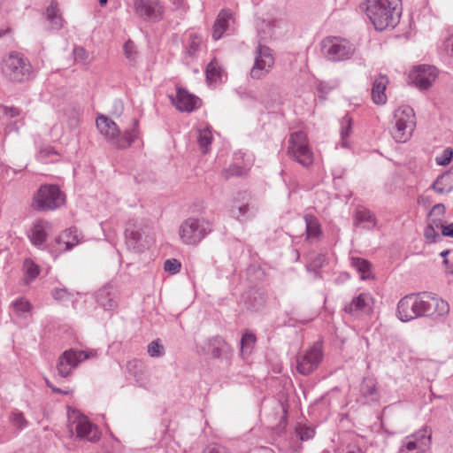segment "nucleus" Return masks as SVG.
<instances>
[{
  "label": "nucleus",
  "instance_id": "nucleus-1",
  "mask_svg": "<svg viewBox=\"0 0 453 453\" xmlns=\"http://www.w3.org/2000/svg\"><path fill=\"white\" fill-rule=\"evenodd\" d=\"M280 23L263 20L257 28L258 45L256 49L254 65L250 70V77L256 80L264 78L272 70L274 58L272 50L265 43L275 36V27Z\"/></svg>",
  "mask_w": 453,
  "mask_h": 453
},
{
  "label": "nucleus",
  "instance_id": "nucleus-2",
  "mask_svg": "<svg viewBox=\"0 0 453 453\" xmlns=\"http://www.w3.org/2000/svg\"><path fill=\"white\" fill-rule=\"evenodd\" d=\"M96 127L100 133L118 149L129 147L139 136L138 119H136L133 120V127L126 130L124 134H120L117 124L104 115L97 117Z\"/></svg>",
  "mask_w": 453,
  "mask_h": 453
},
{
  "label": "nucleus",
  "instance_id": "nucleus-3",
  "mask_svg": "<svg viewBox=\"0 0 453 453\" xmlns=\"http://www.w3.org/2000/svg\"><path fill=\"white\" fill-rule=\"evenodd\" d=\"M396 0H367L365 12L376 30L395 27L392 12L396 8Z\"/></svg>",
  "mask_w": 453,
  "mask_h": 453
},
{
  "label": "nucleus",
  "instance_id": "nucleus-4",
  "mask_svg": "<svg viewBox=\"0 0 453 453\" xmlns=\"http://www.w3.org/2000/svg\"><path fill=\"white\" fill-rule=\"evenodd\" d=\"M211 231V221L203 218L189 217L179 226V236L183 244L196 246Z\"/></svg>",
  "mask_w": 453,
  "mask_h": 453
},
{
  "label": "nucleus",
  "instance_id": "nucleus-5",
  "mask_svg": "<svg viewBox=\"0 0 453 453\" xmlns=\"http://www.w3.org/2000/svg\"><path fill=\"white\" fill-rule=\"evenodd\" d=\"M4 76L13 82L28 81L32 73V65L21 54L12 52L2 61Z\"/></svg>",
  "mask_w": 453,
  "mask_h": 453
},
{
  "label": "nucleus",
  "instance_id": "nucleus-6",
  "mask_svg": "<svg viewBox=\"0 0 453 453\" xmlns=\"http://www.w3.org/2000/svg\"><path fill=\"white\" fill-rule=\"evenodd\" d=\"M65 201V194L57 185H42L34 195L32 207L40 211H53Z\"/></svg>",
  "mask_w": 453,
  "mask_h": 453
},
{
  "label": "nucleus",
  "instance_id": "nucleus-7",
  "mask_svg": "<svg viewBox=\"0 0 453 453\" xmlns=\"http://www.w3.org/2000/svg\"><path fill=\"white\" fill-rule=\"evenodd\" d=\"M125 236L127 245L135 252H142L153 242V232L149 225L129 221Z\"/></svg>",
  "mask_w": 453,
  "mask_h": 453
},
{
  "label": "nucleus",
  "instance_id": "nucleus-8",
  "mask_svg": "<svg viewBox=\"0 0 453 453\" xmlns=\"http://www.w3.org/2000/svg\"><path fill=\"white\" fill-rule=\"evenodd\" d=\"M288 155L304 167H308L313 163V152L310 149L304 132L297 131L290 134Z\"/></svg>",
  "mask_w": 453,
  "mask_h": 453
},
{
  "label": "nucleus",
  "instance_id": "nucleus-9",
  "mask_svg": "<svg viewBox=\"0 0 453 453\" xmlns=\"http://www.w3.org/2000/svg\"><path fill=\"white\" fill-rule=\"evenodd\" d=\"M69 431L80 440H85L90 442H96L100 438L97 427L90 420L77 410H73L68 413Z\"/></svg>",
  "mask_w": 453,
  "mask_h": 453
},
{
  "label": "nucleus",
  "instance_id": "nucleus-10",
  "mask_svg": "<svg viewBox=\"0 0 453 453\" xmlns=\"http://www.w3.org/2000/svg\"><path fill=\"white\" fill-rule=\"evenodd\" d=\"M321 50L327 59L336 62L350 58L355 48L352 43L341 37H326L321 42Z\"/></svg>",
  "mask_w": 453,
  "mask_h": 453
},
{
  "label": "nucleus",
  "instance_id": "nucleus-11",
  "mask_svg": "<svg viewBox=\"0 0 453 453\" xmlns=\"http://www.w3.org/2000/svg\"><path fill=\"white\" fill-rule=\"evenodd\" d=\"M432 443V432L427 426L408 435L402 441L399 453H425Z\"/></svg>",
  "mask_w": 453,
  "mask_h": 453
},
{
  "label": "nucleus",
  "instance_id": "nucleus-12",
  "mask_svg": "<svg viewBox=\"0 0 453 453\" xmlns=\"http://www.w3.org/2000/svg\"><path fill=\"white\" fill-rule=\"evenodd\" d=\"M96 355V350H65L58 358L57 365L58 375L64 378L69 376L81 362L94 357Z\"/></svg>",
  "mask_w": 453,
  "mask_h": 453
},
{
  "label": "nucleus",
  "instance_id": "nucleus-13",
  "mask_svg": "<svg viewBox=\"0 0 453 453\" xmlns=\"http://www.w3.org/2000/svg\"><path fill=\"white\" fill-rule=\"evenodd\" d=\"M418 314L420 317H428L434 314L444 316L449 311V303L431 294H418Z\"/></svg>",
  "mask_w": 453,
  "mask_h": 453
},
{
  "label": "nucleus",
  "instance_id": "nucleus-14",
  "mask_svg": "<svg viewBox=\"0 0 453 453\" xmlns=\"http://www.w3.org/2000/svg\"><path fill=\"white\" fill-rule=\"evenodd\" d=\"M322 346L317 342L303 353L296 357V370L303 375L313 372L323 360Z\"/></svg>",
  "mask_w": 453,
  "mask_h": 453
},
{
  "label": "nucleus",
  "instance_id": "nucleus-15",
  "mask_svg": "<svg viewBox=\"0 0 453 453\" xmlns=\"http://www.w3.org/2000/svg\"><path fill=\"white\" fill-rule=\"evenodd\" d=\"M437 70L429 65L415 66L409 73L411 82L420 90H427L437 78Z\"/></svg>",
  "mask_w": 453,
  "mask_h": 453
},
{
  "label": "nucleus",
  "instance_id": "nucleus-16",
  "mask_svg": "<svg viewBox=\"0 0 453 453\" xmlns=\"http://www.w3.org/2000/svg\"><path fill=\"white\" fill-rule=\"evenodd\" d=\"M135 13L151 21H159L164 14V6L159 0H136L134 2Z\"/></svg>",
  "mask_w": 453,
  "mask_h": 453
},
{
  "label": "nucleus",
  "instance_id": "nucleus-17",
  "mask_svg": "<svg viewBox=\"0 0 453 453\" xmlns=\"http://www.w3.org/2000/svg\"><path fill=\"white\" fill-rule=\"evenodd\" d=\"M402 114L406 117V121L402 122L398 114V142H406L411 138L416 128V114L409 105H402Z\"/></svg>",
  "mask_w": 453,
  "mask_h": 453
},
{
  "label": "nucleus",
  "instance_id": "nucleus-18",
  "mask_svg": "<svg viewBox=\"0 0 453 453\" xmlns=\"http://www.w3.org/2000/svg\"><path fill=\"white\" fill-rule=\"evenodd\" d=\"M418 294L406 295L398 302V319L407 322L418 318Z\"/></svg>",
  "mask_w": 453,
  "mask_h": 453
},
{
  "label": "nucleus",
  "instance_id": "nucleus-19",
  "mask_svg": "<svg viewBox=\"0 0 453 453\" xmlns=\"http://www.w3.org/2000/svg\"><path fill=\"white\" fill-rule=\"evenodd\" d=\"M180 111L191 112L200 106V99L184 88H178L176 97L172 99Z\"/></svg>",
  "mask_w": 453,
  "mask_h": 453
},
{
  "label": "nucleus",
  "instance_id": "nucleus-20",
  "mask_svg": "<svg viewBox=\"0 0 453 453\" xmlns=\"http://www.w3.org/2000/svg\"><path fill=\"white\" fill-rule=\"evenodd\" d=\"M360 395L365 403H374L380 400V392L375 379L366 377L360 386Z\"/></svg>",
  "mask_w": 453,
  "mask_h": 453
},
{
  "label": "nucleus",
  "instance_id": "nucleus-21",
  "mask_svg": "<svg viewBox=\"0 0 453 453\" xmlns=\"http://www.w3.org/2000/svg\"><path fill=\"white\" fill-rule=\"evenodd\" d=\"M50 226V223L46 220H36L30 230L29 238L31 242L35 246L42 245L46 241Z\"/></svg>",
  "mask_w": 453,
  "mask_h": 453
},
{
  "label": "nucleus",
  "instance_id": "nucleus-22",
  "mask_svg": "<svg viewBox=\"0 0 453 453\" xmlns=\"http://www.w3.org/2000/svg\"><path fill=\"white\" fill-rule=\"evenodd\" d=\"M20 115V110L14 106L3 105L0 107V120L9 126L11 131H18L20 121L14 119Z\"/></svg>",
  "mask_w": 453,
  "mask_h": 453
},
{
  "label": "nucleus",
  "instance_id": "nucleus-23",
  "mask_svg": "<svg viewBox=\"0 0 453 453\" xmlns=\"http://www.w3.org/2000/svg\"><path fill=\"white\" fill-rule=\"evenodd\" d=\"M371 301L372 298L370 295L361 293L357 297H354L350 303L345 305L344 311L352 315L366 311L371 308Z\"/></svg>",
  "mask_w": 453,
  "mask_h": 453
},
{
  "label": "nucleus",
  "instance_id": "nucleus-24",
  "mask_svg": "<svg viewBox=\"0 0 453 453\" xmlns=\"http://www.w3.org/2000/svg\"><path fill=\"white\" fill-rule=\"evenodd\" d=\"M96 303L105 311H111L117 307L115 291L111 287H104L96 296Z\"/></svg>",
  "mask_w": 453,
  "mask_h": 453
},
{
  "label": "nucleus",
  "instance_id": "nucleus-25",
  "mask_svg": "<svg viewBox=\"0 0 453 453\" xmlns=\"http://www.w3.org/2000/svg\"><path fill=\"white\" fill-rule=\"evenodd\" d=\"M232 13L229 10H222L215 20L213 26L212 37L214 40H219L222 37L223 34L228 27L229 20L232 19Z\"/></svg>",
  "mask_w": 453,
  "mask_h": 453
},
{
  "label": "nucleus",
  "instance_id": "nucleus-26",
  "mask_svg": "<svg viewBox=\"0 0 453 453\" xmlns=\"http://www.w3.org/2000/svg\"><path fill=\"white\" fill-rule=\"evenodd\" d=\"M226 342L220 336H214L208 339L202 346L203 354L210 355L213 358H219L221 356L222 348Z\"/></svg>",
  "mask_w": 453,
  "mask_h": 453
},
{
  "label": "nucleus",
  "instance_id": "nucleus-27",
  "mask_svg": "<svg viewBox=\"0 0 453 453\" xmlns=\"http://www.w3.org/2000/svg\"><path fill=\"white\" fill-rule=\"evenodd\" d=\"M388 84V79L380 75L377 78L372 88V99L376 104H384L387 102V96L385 90Z\"/></svg>",
  "mask_w": 453,
  "mask_h": 453
},
{
  "label": "nucleus",
  "instance_id": "nucleus-28",
  "mask_svg": "<svg viewBox=\"0 0 453 453\" xmlns=\"http://www.w3.org/2000/svg\"><path fill=\"white\" fill-rule=\"evenodd\" d=\"M303 220L305 223L306 240L319 239L322 234L319 219L313 215L306 214Z\"/></svg>",
  "mask_w": 453,
  "mask_h": 453
},
{
  "label": "nucleus",
  "instance_id": "nucleus-29",
  "mask_svg": "<svg viewBox=\"0 0 453 453\" xmlns=\"http://www.w3.org/2000/svg\"><path fill=\"white\" fill-rule=\"evenodd\" d=\"M351 265L360 275L361 280H365L373 277L372 264L361 257H351Z\"/></svg>",
  "mask_w": 453,
  "mask_h": 453
},
{
  "label": "nucleus",
  "instance_id": "nucleus-30",
  "mask_svg": "<svg viewBox=\"0 0 453 453\" xmlns=\"http://www.w3.org/2000/svg\"><path fill=\"white\" fill-rule=\"evenodd\" d=\"M58 244H65L64 250H69L80 242V234L76 228L66 229L57 239Z\"/></svg>",
  "mask_w": 453,
  "mask_h": 453
},
{
  "label": "nucleus",
  "instance_id": "nucleus-31",
  "mask_svg": "<svg viewBox=\"0 0 453 453\" xmlns=\"http://www.w3.org/2000/svg\"><path fill=\"white\" fill-rule=\"evenodd\" d=\"M14 314L22 319H27L31 316V303L25 298L19 297L16 299L12 303Z\"/></svg>",
  "mask_w": 453,
  "mask_h": 453
},
{
  "label": "nucleus",
  "instance_id": "nucleus-32",
  "mask_svg": "<svg viewBox=\"0 0 453 453\" xmlns=\"http://www.w3.org/2000/svg\"><path fill=\"white\" fill-rule=\"evenodd\" d=\"M46 19L50 22L53 29L58 30L63 27V18L56 2H51L46 9Z\"/></svg>",
  "mask_w": 453,
  "mask_h": 453
},
{
  "label": "nucleus",
  "instance_id": "nucleus-33",
  "mask_svg": "<svg viewBox=\"0 0 453 453\" xmlns=\"http://www.w3.org/2000/svg\"><path fill=\"white\" fill-rule=\"evenodd\" d=\"M352 124L353 120L352 119L346 114L341 120V128H340V134H341V144L343 148H349V142L348 141V138L352 133Z\"/></svg>",
  "mask_w": 453,
  "mask_h": 453
},
{
  "label": "nucleus",
  "instance_id": "nucleus-34",
  "mask_svg": "<svg viewBox=\"0 0 453 453\" xmlns=\"http://www.w3.org/2000/svg\"><path fill=\"white\" fill-rule=\"evenodd\" d=\"M357 224H364V227L371 228L375 226L373 214L365 208H358L355 215Z\"/></svg>",
  "mask_w": 453,
  "mask_h": 453
},
{
  "label": "nucleus",
  "instance_id": "nucleus-35",
  "mask_svg": "<svg viewBox=\"0 0 453 453\" xmlns=\"http://www.w3.org/2000/svg\"><path fill=\"white\" fill-rule=\"evenodd\" d=\"M9 422L17 431H22L28 426V421L25 418L23 412L17 409L11 411L9 415Z\"/></svg>",
  "mask_w": 453,
  "mask_h": 453
},
{
  "label": "nucleus",
  "instance_id": "nucleus-36",
  "mask_svg": "<svg viewBox=\"0 0 453 453\" xmlns=\"http://www.w3.org/2000/svg\"><path fill=\"white\" fill-rule=\"evenodd\" d=\"M212 142L211 131L209 127L198 131L197 142L203 153H207Z\"/></svg>",
  "mask_w": 453,
  "mask_h": 453
},
{
  "label": "nucleus",
  "instance_id": "nucleus-37",
  "mask_svg": "<svg viewBox=\"0 0 453 453\" xmlns=\"http://www.w3.org/2000/svg\"><path fill=\"white\" fill-rule=\"evenodd\" d=\"M255 342L256 336L253 334L246 332L242 335L241 340V353L243 357L250 354Z\"/></svg>",
  "mask_w": 453,
  "mask_h": 453
},
{
  "label": "nucleus",
  "instance_id": "nucleus-38",
  "mask_svg": "<svg viewBox=\"0 0 453 453\" xmlns=\"http://www.w3.org/2000/svg\"><path fill=\"white\" fill-rule=\"evenodd\" d=\"M127 368L128 370V372L132 374L136 382L139 383L140 386L144 387L145 383L142 381V364L137 360H133L127 363Z\"/></svg>",
  "mask_w": 453,
  "mask_h": 453
},
{
  "label": "nucleus",
  "instance_id": "nucleus-39",
  "mask_svg": "<svg viewBox=\"0 0 453 453\" xmlns=\"http://www.w3.org/2000/svg\"><path fill=\"white\" fill-rule=\"evenodd\" d=\"M27 283L35 280L39 274V267L31 259H26L23 264Z\"/></svg>",
  "mask_w": 453,
  "mask_h": 453
},
{
  "label": "nucleus",
  "instance_id": "nucleus-40",
  "mask_svg": "<svg viewBox=\"0 0 453 453\" xmlns=\"http://www.w3.org/2000/svg\"><path fill=\"white\" fill-rule=\"evenodd\" d=\"M222 69L216 60H211L206 68V78L209 81H216L221 77Z\"/></svg>",
  "mask_w": 453,
  "mask_h": 453
},
{
  "label": "nucleus",
  "instance_id": "nucleus-41",
  "mask_svg": "<svg viewBox=\"0 0 453 453\" xmlns=\"http://www.w3.org/2000/svg\"><path fill=\"white\" fill-rule=\"evenodd\" d=\"M202 38L196 35H191L188 39L186 52L189 57H195L200 50Z\"/></svg>",
  "mask_w": 453,
  "mask_h": 453
},
{
  "label": "nucleus",
  "instance_id": "nucleus-42",
  "mask_svg": "<svg viewBox=\"0 0 453 453\" xmlns=\"http://www.w3.org/2000/svg\"><path fill=\"white\" fill-rule=\"evenodd\" d=\"M246 172L247 168L245 166L234 164L223 172V175L226 179H228L230 176H242L245 174Z\"/></svg>",
  "mask_w": 453,
  "mask_h": 453
},
{
  "label": "nucleus",
  "instance_id": "nucleus-43",
  "mask_svg": "<svg viewBox=\"0 0 453 453\" xmlns=\"http://www.w3.org/2000/svg\"><path fill=\"white\" fill-rule=\"evenodd\" d=\"M453 157V150L450 148L445 149L442 153L436 157L435 161L438 165H448Z\"/></svg>",
  "mask_w": 453,
  "mask_h": 453
},
{
  "label": "nucleus",
  "instance_id": "nucleus-44",
  "mask_svg": "<svg viewBox=\"0 0 453 453\" xmlns=\"http://www.w3.org/2000/svg\"><path fill=\"white\" fill-rule=\"evenodd\" d=\"M296 434H297L298 437L300 438V440L307 441V440L311 439L314 436L315 431H314V429H312L311 427H308L305 426H299L296 428Z\"/></svg>",
  "mask_w": 453,
  "mask_h": 453
},
{
  "label": "nucleus",
  "instance_id": "nucleus-45",
  "mask_svg": "<svg viewBox=\"0 0 453 453\" xmlns=\"http://www.w3.org/2000/svg\"><path fill=\"white\" fill-rule=\"evenodd\" d=\"M180 267V262L175 258L167 259L164 265L165 271L173 274L179 273Z\"/></svg>",
  "mask_w": 453,
  "mask_h": 453
},
{
  "label": "nucleus",
  "instance_id": "nucleus-46",
  "mask_svg": "<svg viewBox=\"0 0 453 453\" xmlns=\"http://www.w3.org/2000/svg\"><path fill=\"white\" fill-rule=\"evenodd\" d=\"M148 353L150 357H160L164 354V347L158 341H153L148 346Z\"/></svg>",
  "mask_w": 453,
  "mask_h": 453
},
{
  "label": "nucleus",
  "instance_id": "nucleus-47",
  "mask_svg": "<svg viewBox=\"0 0 453 453\" xmlns=\"http://www.w3.org/2000/svg\"><path fill=\"white\" fill-rule=\"evenodd\" d=\"M424 236L428 243L436 242L437 240L440 239L437 229L428 226H426L424 229Z\"/></svg>",
  "mask_w": 453,
  "mask_h": 453
},
{
  "label": "nucleus",
  "instance_id": "nucleus-48",
  "mask_svg": "<svg viewBox=\"0 0 453 453\" xmlns=\"http://www.w3.org/2000/svg\"><path fill=\"white\" fill-rule=\"evenodd\" d=\"M73 58L75 61L85 63L88 58V51L81 46H76L73 50Z\"/></svg>",
  "mask_w": 453,
  "mask_h": 453
},
{
  "label": "nucleus",
  "instance_id": "nucleus-49",
  "mask_svg": "<svg viewBox=\"0 0 453 453\" xmlns=\"http://www.w3.org/2000/svg\"><path fill=\"white\" fill-rule=\"evenodd\" d=\"M124 52L125 56L127 59L130 61H134L135 58V46L134 43L132 41H127L124 45Z\"/></svg>",
  "mask_w": 453,
  "mask_h": 453
},
{
  "label": "nucleus",
  "instance_id": "nucleus-50",
  "mask_svg": "<svg viewBox=\"0 0 453 453\" xmlns=\"http://www.w3.org/2000/svg\"><path fill=\"white\" fill-rule=\"evenodd\" d=\"M447 176L441 175L436 179V180L433 184L434 189L440 194L447 193L451 190V188H446L442 186V181Z\"/></svg>",
  "mask_w": 453,
  "mask_h": 453
},
{
  "label": "nucleus",
  "instance_id": "nucleus-51",
  "mask_svg": "<svg viewBox=\"0 0 453 453\" xmlns=\"http://www.w3.org/2000/svg\"><path fill=\"white\" fill-rule=\"evenodd\" d=\"M445 206L442 203H437L435 204L432 210L430 211L429 215L431 217H438L443 219L444 214H445Z\"/></svg>",
  "mask_w": 453,
  "mask_h": 453
},
{
  "label": "nucleus",
  "instance_id": "nucleus-52",
  "mask_svg": "<svg viewBox=\"0 0 453 453\" xmlns=\"http://www.w3.org/2000/svg\"><path fill=\"white\" fill-rule=\"evenodd\" d=\"M442 223H443L442 219L438 218V217H431L430 215H428L426 226H433V228H435V229L441 228L442 230V227H443Z\"/></svg>",
  "mask_w": 453,
  "mask_h": 453
},
{
  "label": "nucleus",
  "instance_id": "nucleus-53",
  "mask_svg": "<svg viewBox=\"0 0 453 453\" xmlns=\"http://www.w3.org/2000/svg\"><path fill=\"white\" fill-rule=\"evenodd\" d=\"M248 209H249V206L247 204H245V205L239 206L237 208V210H238V214L237 215L235 213V210H234V207L232 208L231 211H232V214L234 217H236L237 219L242 220V218H243L246 215V213L248 211Z\"/></svg>",
  "mask_w": 453,
  "mask_h": 453
},
{
  "label": "nucleus",
  "instance_id": "nucleus-54",
  "mask_svg": "<svg viewBox=\"0 0 453 453\" xmlns=\"http://www.w3.org/2000/svg\"><path fill=\"white\" fill-rule=\"evenodd\" d=\"M441 234L444 236L452 237L453 238V222L449 224L448 226H443Z\"/></svg>",
  "mask_w": 453,
  "mask_h": 453
},
{
  "label": "nucleus",
  "instance_id": "nucleus-55",
  "mask_svg": "<svg viewBox=\"0 0 453 453\" xmlns=\"http://www.w3.org/2000/svg\"><path fill=\"white\" fill-rule=\"evenodd\" d=\"M66 295V292L65 290L64 289H58V288H55L53 291H52V296L54 297V299L56 300H60V299H63Z\"/></svg>",
  "mask_w": 453,
  "mask_h": 453
},
{
  "label": "nucleus",
  "instance_id": "nucleus-56",
  "mask_svg": "<svg viewBox=\"0 0 453 453\" xmlns=\"http://www.w3.org/2000/svg\"><path fill=\"white\" fill-rule=\"evenodd\" d=\"M205 453H226V451L224 448L213 446V447H209L206 449Z\"/></svg>",
  "mask_w": 453,
  "mask_h": 453
},
{
  "label": "nucleus",
  "instance_id": "nucleus-57",
  "mask_svg": "<svg viewBox=\"0 0 453 453\" xmlns=\"http://www.w3.org/2000/svg\"><path fill=\"white\" fill-rule=\"evenodd\" d=\"M385 188H386L387 192L393 193L395 189V185L394 180H392V181L390 183L387 182L385 184Z\"/></svg>",
  "mask_w": 453,
  "mask_h": 453
},
{
  "label": "nucleus",
  "instance_id": "nucleus-58",
  "mask_svg": "<svg viewBox=\"0 0 453 453\" xmlns=\"http://www.w3.org/2000/svg\"><path fill=\"white\" fill-rule=\"evenodd\" d=\"M52 391L58 393V394H61V395H67L68 394V391H64L61 388H56V387L52 388Z\"/></svg>",
  "mask_w": 453,
  "mask_h": 453
},
{
  "label": "nucleus",
  "instance_id": "nucleus-59",
  "mask_svg": "<svg viewBox=\"0 0 453 453\" xmlns=\"http://www.w3.org/2000/svg\"><path fill=\"white\" fill-rule=\"evenodd\" d=\"M449 250H443L441 252V257H444L443 264H448V259L446 258L447 255L449 254Z\"/></svg>",
  "mask_w": 453,
  "mask_h": 453
},
{
  "label": "nucleus",
  "instance_id": "nucleus-60",
  "mask_svg": "<svg viewBox=\"0 0 453 453\" xmlns=\"http://www.w3.org/2000/svg\"><path fill=\"white\" fill-rule=\"evenodd\" d=\"M398 114L400 115V119L402 122L406 121V117H403V114H402V106L398 108Z\"/></svg>",
  "mask_w": 453,
  "mask_h": 453
},
{
  "label": "nucleus",
  "instance_id": "nucleus-61",
  "mask_svg": "<svg viewBox=\"0 0 453 453\" xmlns=\"http://www.w3.org/2000/svg\"><path fill=\"white\" fill-rule=\"evenodd\" d=\"M184 0H173V4L176 6H181Z\"/></svg>",
  "mask_w": 453,
  "mask_h": 453
},
{
  "label": "nucleus",
  "instance_id": "nucleus-62",
  "mask_svg": "<svg viewBox=\"0 0 453 453\" xmlns=\"http://www.w3.org/2000/svg\"><path fill=\"white\" fill-rule=\"evenodd\" d=\"M45 382H46L47 387H49L50 388L52 389V388H54L52 383L48 379L45 380Z\"/></svg>",
  "mask_w": 453,
  "mask_h": 453
},
{
  "label": "nucleus",
  "instance_id": "nucleus-63",
  "mask_svg": "<svg viewBox=\"0 0 453 453\" xmlns=\"http://www.w3.org/2000/svg\"><path fill=\"white\" fill-rule=\"evenodd\" d=\"M8 31L9 29L0 30V38L3 37Z\"/></svg>",
  "mask_w": 453,
  "mask_h": 453
},
{
  "label": "nucleus",
  "instance_id": "nucleus-64",
  "mask_svg": "<svg viewBox=\"0 0 453 453\" xmlns=\"http://www.w3.org/2000/svg\"><path fill=\"white\" fill-rule=\"evenodd\" d=\"M108 0H99V3L101 4V6H104L107 4Z\"/></svg>",
  "mask_w": 453,
  "mask_h": 453
}]
</instances>
